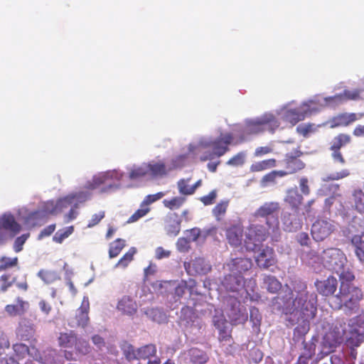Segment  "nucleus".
Wrapping results in <instances>:
<instances>
[{
	"instance_id": "obj_1",
	"label": "nucleus",
	"mask_w": 364,
	"mask_h": 364,
	"mask_svg": "<svg viewBox=\"0 0 364 364\" xmlns=\"http://www.w3.org/2000/svg\"><path fill=\"white\" fill-rule=\"evenodd\" d=\"M289 295L277 298L278 309L287 315L288 326H297L294 330V339L299 341L309 332L310 321L317 312V295L307 290L304 282H296Z\"/></svg>"
},
{
	"instance_id": "obj_2",
	"label": "nucleus",
	"mask_w": 364,
	"mask_h": 364,
	"mask_svg": "<svg viewBox=\"0 0 364 364\" xmlns=\"http://www.w3.org/2000/svg\"><path fill=\"white\" fill-rule=\"evenodd\" d=\"M345 341L350 348L349 361H355L358 352L356 348L364 343V317L355 316L349 319L336 321L333 327L323 336L321 353L328 355Z\"/></svg>"
},
{
	"instance_id": "obj_3",
	"label": "nucleus",
	"mask_w": 364,
	"mask_h": 364,
	"mask_svg": "<svg viewBox=\"0 0 364 364\" xmlns=\"http://www.w3.org/2000/svg\"><path fill=\"white\" fill-rule=\"evenodd\" d=\"M245 141L243 136L239 140L235 141L232 133H222L216 139L207 142H201L198 145L190 144L188 146V154L196 155L202 153L200 156V161L202 162L211 161L215 157L220 158L230 151V144H237Z\"/></svg>"
},
{
	"instance_id": "obj_4",
	"label": "nucleus",
	"mask_w": 364,
	"mask_h": 364,
	"mask_svg": "<svg viewBox=\"0 0 364 364\" xmlns=\"http://www.w3.org/2000/svg\"><path fill=\"white\" fill-rule=\"evenodd\" d=\"M280 203L277 201H268L260 205L253 213L256 219H264L268 229L272 232L279 229Z\"/></svg>"
},
{
	"instance_id": "obj_5",
	"label": "nucleus",
	"mask_w": 364,
	"mask_h": 364,
	"mask_svg": "<svg viewBox=\"0 0 364 364\" xmlns=\"http://www.w3.org/2000/svg\"><path fill=\"white\" fill-rule=\"evenodd\" d=\"M363 293L358 288L353 287L351 290L348 284L341 282L340 295L336 296V299L343 304L344 311L346 314L351 315L358 311L360 301L362 299Z\"/></svg>"
},
{
	"instance_id": "obj_6",
	"label": "nucleus",
	"mask_w": 364,
	"mask_h": 364,
	"mask_svg": "<svg viewBox=\"0 0 364 364\" xmlns=\"http://www.w3.org/2000/svg\"><path fill=\"white\" fill-rule=\"evenodd\" d=\"M244 245L247 250L258 252L269 236L268 230L262 225L252 224L247 227L245 234Z\"/></svg>"
},
{
	"instance_id": "obj_7",
	"label": "nucleus",
	"mask_w": 364,
	"mask_h": 364,
	"mask_svg": "<svg viewBox=\"0 0 364 364\" xmlns=\"http://www.w3.org/2000/svg\"><path fill=\"white\" fill-rule=\"evenodd\" d=\"M322 262L326 269L331 273H348L345 270L346 257L336 248L323 250Z\"/></svg>"
},
{
	"instance_id": "obj_8",
	"label": "nucleus",
	"mask_w": 364,
	"mask_h": 364,
	"mask_svg": "<svg viewBox=\"0 0 364 364\" xmlns=\"http://www.w3.org/2000/svg\"><path fill=\"white\" fill-rule=\"evenodd\" d=\"M279 126V122L272 114H265L261 117L247 123L243 134H257L264 131L266 128L272 132Z\"/></svg>"
},
{
	"instance_id": "obj_9",
	"label": "nucleus",
	"mask_w": 364,
	"mask_h": 364,
	"mask_svg": "<svg viewBox=\"0 0 364 364\" xmlns=\"http://www.w3.org/2000/svg\"><path fill=\"white\" fill-rule=\"evenodd\" d=\"M90 196L91 194L87 191L76 192L69 194L63 199L59 200L55 205L53 203H48L46 208L50 214L57 215L62 211L63 207H65V204L70 205L75 203L74 207L77 208L78 203L86 202L90 198Z\"/></svg>"
},
{
	"instance_id": "obj_10",
	"label": "nucleus",
	"mask_w": 364,
	"mask_h": 364,
	"mask_svg": "<svg viewBox=\"0 0 364 364\" xmlns=\"http://www.w3.org/2000/svg\"><path fill=\"white\" fill-rule=\"evenodd\" d=\"M228 309L226 313L232 325L244 323L247 320L246 309L241 306L237 298L230 296L227 298Z\"/></svg>"
},
{
	"instance_id": "obj_11",
	"label": "nucleus",
	"mask_w": 364,
	"mask_h": 364,
	"mask_svg": "<svg viewBox=\"0 0 364 364\" xmlns=\"http://www.w3.org/2000/svg\"><path fill=\"white\" fill-rule=\"evenodd\" d=\"M302 154V151L298 146L293 152L285 155L284 163L286 169L282 170L283 173H285V176L296 173L305 168V164L299 159Z\"/></svg>"
},
{
	"instance_id": "obj_12",
	"label": "nucleus",
	"mask_w": 364,
	"mask_h": 364,
	"mask_svg": "<svg viewBox=\"0 0 364 364\" xmlns=\"http://www.w3.org/2000/svg\"><path fill=\"white\" fill-rule=\"evenodd\" d=\"M333 225L327 220L318 219L312 225L311 233L316 241H322L333 231Z\"/></svg>"
},
{
	"instance_id": "obj_13",
	"label": "nucleus",
	"mask_w": 364,
	"mask_h": 364,
	"mask_svg": "<svg viewBox=\"0 0 364 364\" xmlns=\"http://www.w3.org/2000/svg\"><path fill=\"white\" fill-rule=\"evenodd\" d=\"M225 236L228 244L234 247L242 245L244 228L240 223L231 224L225 228Z\"/></svg>"
},
{
	"instance_id": "obj_14",
	"label": "nucleus",
	"mask_w": 364,
	"mask_h": 364,
	"mask_svg": "<svg viewBox=\"0 0 364 364\" xmlns=\"http://www.w3.org/2000/svg\"><path fill=\"white\" fill-rule=\"evenodd\" d=\"M180 322L186 328L200 329L202 323L200 319L197 316L193 308L184 306L181 309Z\"/></svg>"
},
{
	"instance_id": "obj_15",
	"label": "nucleus",
	"mask_w": 364,
	"mask_h": 364,
	"mask_svg": "<svg viewBox=\"0 0 364 364\" xmlns=\"http://www.w3.org/2000/svg\"><path fill=\"white\" fill-rule=\"evenodd\" d=\"M363 117L364 113H340L330 119V127H348Z\"/></svg>"
},
{
	"instance_id": "obj_16",
	"label": "nucleus",
	"mask_w": 364,
	"mask_h": 364,
	"mask_svg": "<svg viewBox=\"0 0 364 364\" xmlns=\"http://www.w3.org/2000/svg\"><path fill=\"white\" fill-rule=\"evenodd\" d=\"M259 252L255 262L260 268L267 269L270 267L276 265L277 258L272 247L266 246L262 250L260 249Z\"/></svg>"
},
{
	"instance_id": "obj_17",
	"label": "nucleus",
	"mask_w": 364,
	"mask_h": 364,
	"mask_svg": "<svg viewBox=\"0 0 364 364\" xmlns=\"http://www.w3.org/2000/svg\"><path fill=\"white\" fill-rule=\"evenodd\" d=\"M159 285L160 288H163L166 285L173 287L175 295L179 299L183 296L186 289L191 291H193L196 286V281L192 279H189L188 281L181 280V282L164 281L160 282Z\"/></svg>"
},
{
	"instance_id": "obj_18",
	"label": "nucleus",
	"mask_w": 364,
	"mask_h": 364,
	"mask_svg": "<svg viewBox=\"0 0 364 364\" xmlns=\"http://www.w3.org/2000/svg\"><path fill=\"white\" fill-rule=\"evenodd\" d=\"M222 284L228 291H240L245 287L243 274H225Z\"/></svg>"
},
{
	"instance_id": "obj_19",
	"label": "nucleus",
	"mask_w": 364,
	"mask_h": 364,
	"mask_svg": "<svg viewBox=\"0 0 364 364\" xmlns=\"http://www.w3.org/2000/svg\"><path fill=\"white\" fill-rule=\"evenodd\" d=\"M360 90H344L342 93L337 94L332 97L325 98V101L328 105H338L348 100H358L360 99Z\"/></svg>"
},
{
	"instance_id": "obj_20",
	"label": "nucleus",
	"mask_w": 364,
	"mask_h": 364,
	"mask_svg": "<svg viewBox=\"0 0 364 364\" xmlns=\"http://www.w3.org/2000/svg\"><path fill=\"white\" fill-rule=\"evenodd\" d=\"M21 229V225L16 221L14 215L4 214L0 217V230H4L9 232L11 237L18 234Z\"/></svg>"
},
{
	"instance_id": "obj_21",
	"label": "nucleus",
	"mask_w": 364,
	"mask_h": 364,
	"mask_svg": "<svg viewBox=\"0 0 364 364\" xmlns=\"http://www.w3.org/2000/svg\"><path fill=\"white\" fill-rule=\"evenodd\" d=\"M184 267L187 273H208L211 270V267L200 257L191 262H185Z\"/></svg>"
},
{
	"instance_id": "obj_22",
	"label": "nucleus",
	"mask_w": 364,
	"mask_h": 364,
	"mask_svg": "<svg viewBox=\"0 0 364 364\" xmlns=\"http://www.w3.org/2000/svg\"><path fill=\"white\" fill-rule=\"evenodd\" d=\"M227 265L232 273H245L251 269L252 262L249 258L240 257L232 259Z\"/></svg>"
},
{
	"instance_id": "obj_23",
	"label": "nucleus",
	"mask_w": 364,
	"mask_h": 364,
	"mask_svg": "<svg viewBox=\"0 0 364 364\" xmlns=\"http://www.w3.org/2000/svg\"><path fill=\"white\" fill-rule=\"evenodd\" d=\"M337 284V279L332 275L326 280L316 281L315 283L318 291L324 296L333 294L336 290Z\"/></svg>"
},
{
	"instance_id": "obj_24",
	"label": "nucleus",
	"mask_w": 364,
	"mask_h": 364,
	"mask_svg": "<svg viewBox=\"0 0 364 364\" xmlns=\"http://www.w3.org/2000/svg\"><path fill=\"white\" fill-rule=\"evenodd\" d=\"M29 307L28 301L18 297L16 299V304H8L5 306V311L10 316H16L23 315Z\"/></svg>"
},
{
	"instance_id": "obj_25",
	"label": "nucleus",
	"mask_w": 364,
	"mask_h": 364,
	"mask_svg": "<svg viewBox=\"0 0 364 364\" xmlns=\"http://www.w3.org/2000/svg\"><path fill=\"white\" fill-rule=\"evenodd\" d=\"M117 309L124 314L132 316L136 312L137 304L130 296H124L119 300Z\"/></svg>"
},
{
	"instance_id": "obj_26",
	"label": "nucleus",
	"mask_w": 364,
	"mask_h": 364,
	"mask_svg": "<svg viewBox=\"0 0 364 364\" xmlns=\"http://www.w3.org/2000/svg\"><path fill=\"white\" fill-rule=\"evenodd\" d=\"M90 310V302L87 296H84L80 308L77 310L76 320L77 325L85 327L89 321L88 312Z\"/></svg>"
},
{
	"instance_id": "obj_27",
	"label": "nucleus",
	"mask_w": 364,
	"mask_h": 364,
	"mask_svg": "<svg viewBox=\"0 0 364 364\" xmlns=\"http://www.w3.org/2000/svg\"><path fill=\"white\" fill-rule=\"evenodd\" d=\"M35 328L33 323L26 320L19 323L16 329V336L21 340L29 341L33 338Z\"/></svg>"
},
{
	"instance_id": "obj_28",
	"label": "nucleus",
	"mask_w": 364,
	"mask_h": 364,
	"mask_svg": "<svg viewBox=\"0 0 364 364\" xmlns=\"http://www.w3.org/2000/svg\"><path fill=\"white\" fill-rule=\"evenodd\" d=\"M114 172L106 171L94 176L91 181H88L85 184V188L88 190H95L101 185L107 183L113 177Z\"/></svg>"
},
{
	"instance_id": "obj_29",
	"label": "nucleus",
	"mask_w": 364,
	"mask_h": 364,
	"mask_svg": "<svg viewBox=\"0 0 364 364\" xmlns=\"http://www.w3.org/2000/svg\"><path fill=\"white\" fill-rule=\"evenodd\" d=\"M185 354L186 355V358L192 364H205L209 359L208 354L205 351L197 348L189 349Z\"/></svg>"
},
{
	"instance_id": "obj_30",
	"label": "nucleus",
	"mask_w": 364,
	"mask_h": 364,
	"mask_svg": "<svg viewBox=\"0 0 364 364\" xmlns=\"http://www.w3.org/2000/svg\"><path fill=\"white\" fill-rule=\"evenodd\" d=\"M303 196L296 188L287 190L284 202L288 203L295 212H298L299 206L303 202Z\"/></svg>"
},
{
	"instance_id": "obj_31",
	"label": "nucleus",
	"mask_w": 364,
	"mask_h": 364,
	"mask_svg": "<svg viewBox=\"0 0 364 364\" xmlns=\"http://www.w3.org/2000/svg\"><path fill=\"white\" fill-rule=\"evenodd\" d=\"M13 350L18 358H23L26 355L31 358H37L36 356H38V350L36 348L31 347L29 348L26 344L21 343L14 344Z\"/></svg>"
},
{
	"instance_id": "obj_32",
	"label": "nucleus",
	"mask_w": 364,
	"mask_h": 364,
	"mask_svg": "<svg viewBox=\"0 0 364 364\" xmlns=\"http://www.w3.org/2000/svg\"><path fill=\"white\" fill-rule=\"evenodd\" d=\"M282 223L284 225V229L287 231H293L296 229L299 225V220L298 218V212L286 213L282 218Z\"/></svg>"
},
{
	"instance_id": "obj_33",
	"label": "nucleus",
	"mask_w": 364,
	"mask_h": 364,
	"mask_svg": "<svg viewBox=\"0 0 364 364\" xmlns=\"http://www.w3.org/2000/svg\"><path fill=\"white\" fill-rule=\"evenodd\" d=\"M306 116V112L301 111L299 109H289L284 114V119L294 126L298 122L303 121Z\"/></svg>"
},
{
	"instance_id": "obj_34",
	"label": "nucleus",
	"mask_w": 364,
	"mask_h": 364,
	"mask_svg": "<svg viewBox=\"0 0 364 364\" xmlns=\"http://www.w3.org/2000/svg\"><path fill=\"white\" fill-rule=\"evenodd\" d=\"M351 243L355 247V253L361 263L364 264V232L352 237Z\"/></svg>"
},
{
	"instance_id": "obj_35",
	"label": "nucleus",
	"mask_w": 364,
	"mask_h": 364,
	"mask_svg": "<svg viewBox=\"0 0 364 364\" xmlns=\"http://www.w3.org/2000/svg\"><path fill=\"white\" fill-rule=\"evenodd\" d=\"M285 176V173H283L282 170L279 171H272L265 175H264L260 179L259 183L261 187L266 188L270 185L275 184L277 183V178L278 177L282 178Z\"/></svg>"
},
{
	"instance_id": "obj_36",
	"label": "nucleus",
	"mask_w": 364,
	"mask_h": 364,
	"mask_svg": "<svg viewBox=\"0 0 364 364\" xmlns=\"http://www.w3.org/2000/svg\"><path fill=\"white\" fill-rule=\"evenodd\" d=\"M77 336L73 331L60 333L58 337L59 346L64 348H72L76 343Z\"/></svg>"
},
{
	"instance_id": "obj_37",
	"label": "nucleus",
	"mask_w": 364,
	"mask_h": 364,
	"mask_svg": "<svg viewBox=\"0 0 364 364\" xmlns=\"http://www.w3.org/2000/svg\"><path fill=\"white\" fill-rule=\"evenodd\" d=\"M318 341L317 336H313L308 342L303 341V350L300 356L310 360L316 353V348Z\"/></svg>"
},
{
	"instance_id": "obj_38",
	"label": "nucleus",
	"mask_w": 364,
	"mask_h": 364,
	"mask_svg": "<svg viewBox=\"0 0 364 364\" xmlns=\"http://www.w3.org/2000/svg\"><path fill=\"white\" fill-rule=\"evenodd\" d=\"M350 141L351 136L349 134L340 133L331 140L330 149L335 151L341 150L343 146L350 144Z\"/></svg>"
},
{
	"instance_id": "obj_39",
	"label": "nucleus",
	"mask_w": 364,
	"mask_h": 364,
	"mask_svg": "<svg viewBox=\"0 0 364 364\" xmlns=\"http://www.w3.org/2000/svg\"><path fill=\"white\" fill-rule=\"evenodd\" d=\"M144 314H146L151 321L156 322L158 323H164L167 322V316L160 309L158 308H151L146 309L144 311Z\"/></svg>"
},
{
	"instance_id": "obj_40",
	"label": "nucleus",
	"mask_w": 364,
	"mask_h": 364,
	"mask_svg": "<svg viewBox=\"0 0 364 364\" xmlns=\"http://www.w3.org/2000/svg\"><path fill=\"white\" fill-rule=\"evenodd\" d=\"M277 166V161L274 159H268L261 161L252 164L250 167V171L252 173L260 172L271 169Z\"/></svg>"
},
{
	"instance_id": "obj_41",
	"label": "nucleus",
	"mask_w": 364,
	"mask_h": 364,
	"mask_svg": "<svg viewBox=\"0 0 364 364\" xmlns=\"http://www.w3.org/2000/svg\"><path fill=\"white\" fill-rule=\"evenodd\" d=\"M46 221V214L45 211L37 210L30 213L26 218V222L31 227L41 225Z\"/></svg>"
},
{
	"instance_id": "obj_42",
	"label": "nucleus",
	"mask_w": 364,
	"mask_h": 364,
	"mask_svg": "<svg viewBox=\"0 0 364 364\" xmlns=\"http://www.w3.org/2000/svg\"><path fill=\"white\" fill-rule=\"evenodd\" d=\"M55 352L53 350H47L41 353L38 350L37 358H33L36 362L41 364H53L55 363Z\"/></svg>"
},
{
	"instance_id": "obj_43",
	"label": "nucleus",
	"mask_w": 364,
	"mask_h": 364,
	"mask_svg": "<svg viewBox=\"0 0 364 364\" xmlns=\"http://www.w3.org/2000/svg\"><path fill=\"white\" fill-rule=\"evenodd\" d=\"M147 168L154 176H164L167 173L166 166L163 161L149 163Z\"/></svg>"
},
{
	"instance_id": "obj_44",
	"label": "nucleus",
	"mask_w": 364,
	"mask_h": 364,
	"mask_svg": "<svg viewBox=\"0 0 364 364\" xmlns=\"http://www.w3.org/2000/svg\"><path fill=\"white\" fill-rule=\"evenodd\" d=\"M126 245V241L121 238H117L109 244V257L114 258L117 257Z\"/></svg>"
},
{
	"instance_id": "obj_45",
	"label": "nucleus",
	"mask_w": 364,
	"mask_h": 364,
	"mask_svg": "<svg viewBox=\"0 0 364 364\" xmlns=\"http://www.w3.org/2000/svg\"><path fill=\"white\" fill-rule=\"evenodd\" d=\"M156 354V346L154 344L145 345L138 348V360L148 359Z\"/></svg>"
},
{
	"instance_id": "obj_46",
	"label": "nucleus",
	"mask_w": 364,
	"mask_h": 364,
	"mask_svg": "<svg viewBox=\"0 0 364 364\" xmlns=\"http://www.w3.org/2000/svg\"><path fill=\"white\" fill-rule=\"evenodd\" d=\"M264 282L267 290L271 293H276L282 288L281 282L271 274H268L264 277Z\"/></svg>"
},
{
	"instance_id": "obj_47",
	"label": "nucleus",
	"mask_w": 364,
	"mask_h": 364,
	"mask_svg": "<svg viewBox=\"0 0 364 364\" xmlns=\"http://www.w3.org/2000/svg\"><path fill=\"white\" fill-rule=\"evenodd\" d=\"M228 205L229 200H221L213 208V215L215 216L217 220L219 221L222 220L226 213Z\"/></svg>"
},
{
	"instance_id": "obj_48",
	"label": "nucleus",
	"mask_w": 364,
	"mask_h": 364,
	"mask_svg": "<svg viewBox=\"0 0 364 364\" xmlns=\"http://www.w3.org/2000/svg\"><path fill=\"white\" fill-rule=\"evenodd\" d=\"M186 199L183 196H176L171 199H165L163 201L164 206L170 210L178 209L186 202Z\"/></svg>"
},
{
	"instance_id": "obj_49",
	"label": "nucleus",
	"mask_w": 364,
	"mask_h": 364,
	"mask_svg": "<svg viewBox=\"0 0 364 364\" xmlns=\"http://www.w3.org/2000/svg\"><path fill=\"white\" fill-rule=\"evenodd\" d=\"M250 320L252 323L254 331H258L262 321V315L258 309L251 307L250 309Z\"/></svg>"
},
{
	"instance_id": "obj_50",
	"label": "nucleus",
	"mask_w": 364,
	"mask_h": 364,
	"mask_svg": "<svg viewBox=\"0 0 364 364\" xmlns=\"http://www.w3.org/2000/svg\"><path fill=\"white\" fill-rule=\"evenodd\" d=\"M353 196L355 209L364 214V193L361 190H355Z\"/></svg>"
},
{
	"instance_id": "obj_51",
	"label": "nucleus",
	"mask_w": 364,
	"mask_h": 364,
	"mask_svg": "<svg viewBox=\"0 0 364 364\" xmlns=\"http://www.w3.org/2000/svg\"><path fill=\"white\" fill-rule=\"evenodd\" d=\"M212 321L213 324L217 329L222 327L225 328V326L228 325L223 311L219 309H215Z\"/></svg>"
},
{
	"instance_id": "obj_52",
	"label": "nucleus",
	"mask_w": 364,
	"mask_h": 364,
	"mask_svg": "<svg viewBox=\"0 0 364 364\" xmlns=\"http://www.w3.org/2000/svg\"><path fill=\"white\" fill-rule=\"evenodd\" d=\"M136 250L135 247H131L127 252H126L122 257L116 264V267L122 268L127 267L129 264L134 259V255L136 254Z\"/></svg>"
},
{
	"instance_id": "obj_53",
	"label": "nucleus",
	"mask_w": 364,
	"mask_h": 364,
	"mask_svg": "<svg viewBox=\"0 0 364 364\" xmlns=\"http://www.w3.org/2000/svg\"><path fill=\"white\" fill-rule=\"evenodd\" d=\"M314 124H301L296 127V132L304 137L306 138L309 136L317 131V127Z\"/></svg>"
},
{
	"instance_id": "obj_54",
	"label": "nucleus",
	"mask_w": 364,
	"mask_h": 364,
	"mask_svg": "<svg viewBox=\"0 0 364 364\" xmlns=\"http://www.w3.org/2000/svg\"><path fill=\"white\" fill-rule=\"evenodd\" d=\"M122 350L125 358L129 361L138 360V348L135 349L132 345L127 343H124L122 346Z\"/></svg>"
},
{
	"instance_id": "obj_55",
	"label": "nucleus",
	"mask_w": 364,
	"mask_h": 364,
	"mask_svg": "<svg viewBox=\"0 0 364 364\" xmlns=\"http://www.w3.org/2000/svg\"><path fill=\"white\" fill-rule=\"evenodd\" d=\"M74 231L73 225L67 227L65 229L59 230L53 236V240L57 243H62V242L69 237Z\"/></svg>"
},
{
	"instance_id": "obj_56",
	"label": "nucleus",
	"mask_w": 364,
	"mask_h": 364,
	"mask_svg": "<svg viewBox=\"0 0 364 364\" xmlns=\"http://www.w3.org/2000/svg\"><path fill=\"white\" fill-rule=\"evenodd\" d=\"M149 211V207L144 206L143 204L141 203L140 208L130 216V218L127 220V223H132L136 222L138 220L145 216Z\"/></svg>"
},
{
	"instance_id": "obj_57",
	"label": "nucleus",
	"mask_w": 364,
	"mask_h": 364,
	"mask_svg": "<svg viewBox=\"0 0 364 364\" xmlns=\"http://www.w3.org/2000/svg\"><path fill=\"white\" fill-rule=\"evenodd\" d=\"M74 348L77 352L82 355L87 354L90 350L88 342L82 338H77Z\"/></svg>"
},
{
	"instance_id": "obj_58",
	"label": "nucleus",
	"mask_w": 364,
	"mask_h": 364,
	"mask_svg": "<svg viewBox=\"0 0 364 364\" xmlns=\"http://www.w3.org/2000/svg\"><path fill=\"white\" fill-rule=\"evenodd\" d=\"M18 258H9L4 257L0 259V272L5 271L9 268L16 266Z\"/></svg>"
},
{
	"instance_id": "obj_59",
	"label": "nucleus",
	"mask_w": 364,
	"mask_h": 364,
	"mask_svg": "<svg viewBox=\"0 0 364 364\" xmlns=\"http://www.w3.org/2000/svg\"><path fill=\"white\" fill-rule=\"evenodd\" d=\"M177 185L181 194L186 196L193 194V188H191V186H189L185 179L178 181Z\"/></svg>"
},
{
	"instance_id": "obj_60",
	"label": "nucleus",
	"mask_w": 364,
	"mask_h": 364,
	"mask_svg": "<svg viewBox=\"0 0 364 364\" xmlns=\"http://www.w3.org/2000/svg\"><path fill=\"white\" fill-rule=\"evenodd\" d=\"M349 175V171L348 169H343L339 172L333 173L326 176L325 178H323V181L327 182L330 181L340 180L348 176Z\"/></svg>"
},
{
	"instance_id": "obj_61",
	"label": "nucleus",
	"mask_w": 364,
	"mask_h": 364,
	"mask_svg": "<svg viewBox=\"0 0 364 364\" xmlns=\"http://www.w3.org/2000/svg\"><path fill=\"white\" fill-rule=\"evenodd\" d=\"M148 173L147 166H141L132 169L129 173V178L131 179H138L145 176Z\"/></svg>"
},
{
	"instance_id": "obj_62",
	"label": "nucleus",
	"mask_w": 364,
	"mask_h": 364,
	"mask_svg": "<svg viewBox=\"0 0 364 364\" xmlns=\"http://www.w3.org/2000/svg\"><path fill=\"white\" fill-rule=\"evenodd\" d=\"M245 154L240 152L230 159L227 161V164L233 166H242L245 163Z\"/></svg>"
},
{
	"instance_id": "obj_63",
	"label": "nucleus",
	"mask_w": 364,
	"mask_h": 364,
	"mask_svg": "<svg viewBox=\"0 0 364 364\" xmlns=\"http://www.w3.org/2000/svg\"><path fill=\"white\" fill-rule=\"evenodd\" d=\"M164 196L165 193L164 192H159L155 194L148 195L145 197L141 203L144 206L149 207L150 204L162 198Z\"/></svg>"
},
{
	"instance_id": "obj_64",
	"label": "nucleus",
	"mask_w": 364,
	"mask_h": 364,
	"mask_svg": "<svg viewBox=\"0 0 364 364\" xmlns=\"http://www.w3.org/2000/svg\"><path fill=\"white\" fill-rule=\"evenodd\" d=\"M216 198H217V191L213 190L208 195L203 196L201 198H200V200L205 205H210L215 203Z\"/></svg>"
}]
</instances>
